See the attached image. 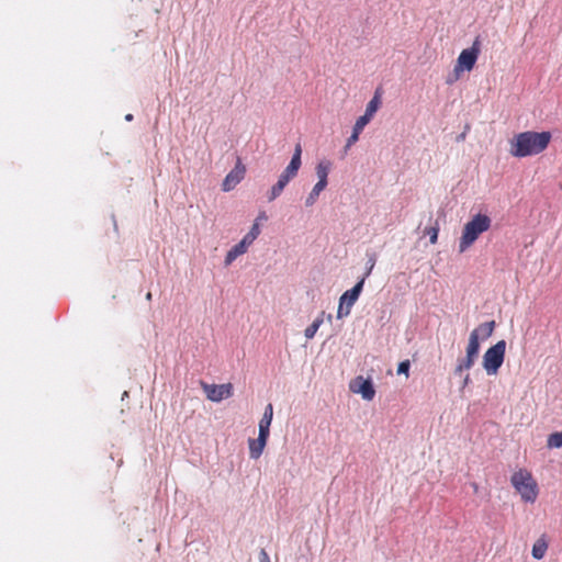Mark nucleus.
Here are the masks:
<instances>
[{"instance_id": "27", "label": "nucleus", "mask_w": 562, "mask_h": 562, "mask_svg": "<svg viewBox=\"0 0 562 562\" xmlns=\"http://www.w3.org/2000/svg\"><path fill=\"white\" fill-rule=\"evenodd\" d=\"M257 238L252 236L249 232L243 237L244 244H246L248 247L256 240Z\"/></svg>"}, {"instance_id": "4", "label": "nucleus", "mask_w": 562, "mask_h": 562, "mask_svg": "<svg viewBox=\"0 0 562 562\" xmlns=\"http://www.w3.org/2000/svg\"><path fill=\"white\" fill-rule=\"evenodd\" d=\"M380 105H381V97H380L379 92H375L373 98L367 104L364 114L361 115L360 117H358V120L356 121L353 128H352V133L349 136V138L347 139V143L345 146V151H347L355 143L358 142L360 133L367 126V124H369V122L372 120V117L379 110Z\"/></svg>"}, {"instance_id": "25", "label": "nucleus", "mask_w": 562, "mask_h": 562, "mask_svg": "<svg viewBox=\"0 0 562 562\" xmlns=\"http://www.w3.org/2000/svg\"><path fill=\"white\" fill-rule=\"evenodd\" d=\"M375 256L374 255H371L367 261V269H366V273L362 278H364V280L371 274L374 266H375Z\"/></svg>"}, {"instance_id": "18", "label": "nucleus", "mask_w": 562, "mask_h": 562, "mask_svg": "<svg viewBox=\"0 0 562 562\" xmlns=\"http://www.w3.org/2000/svg\"><path fill=\"white\" fill-rule=\"evenodd\" d=\"M326 188V186L324 183H318L316 182L315 186L313 187L312 191L308 193L306 200H305V205L306 206H312L315 204V202L317 201L321 192Z\"/></svg>"}, {"instance_id": "32", "label": "nucleus", "mask_w": 562, "mask_h": 562, "mask_svg": "<svg viewBox=\"0 0 562 562\" xmlns=\"http://www.w3.org/2000/svg\"><path fill=\"white\" fill-rule=\"evenodd\" d=\"M463 373H464V371L459 366H456V368L453 370V374L462 378V376H464Z\"/></svg>"}, {"instance_id": "5", "label": "nucleus", "mask_w": 562, "mask_h": 562, "mask_svg": "<svg viewBox=\"0 0 562 562\" xmlns=\"http://www.w3.org/2000/svg\"><path fill=\"white\" fill-rule=\"evenodd\" d=\"M512 484L526 502H535L537 498V484L529 472L519 470L512 476Z\"/></svg>"}, {"instance_id": "12", "label": "nucleus", "mask_w": 562, "mask_h": 562, "mask_svg": "<svg viewBox=\"0 0 562 562\" xmlns=\"http://www.w3.org/2000/svg\"><path fill=\"white\" fill-rule=\"evenodd\" d=\"M269 437L259 435L257 439H249L248 440V447H249V457L254 460H257L263 452V449L267 445V440Z\"/></svg>"}, {"instance_id": "28", "label": "nucleus", "mask_w": 562, "mask_h": 562, "mask_svg": "<svg viewBox=\"0 0 562 562\" xmlns=\"http://www.w3.org/2000/svg\"><path fill=\"white\" fill-rule=\"evenodd\" d=\"M267 220H268V216H267L266 212L261 211L257 215V217L255 220V223H258V225H260V223L266 222Z\"/></svg>"}, {"instance_id": "3", "label": "nucleus", "mask_w": 562, "mask_h": 562, "mask_svg": "<svg viewBox=\"0 0 562 562\" xmlns=\"http://www.w3.org/2000/svg\"><path fill=\"white\" fill-rule=\"evenodd\" d=\"M480 54V40L476 38L470 48L463 49L453 69V74L447 78V83L451 85L459 79L463 71L472 70Z\"/></svg>"}, {"instance_id": "26", "label": "nucleus", "mask_w": 562, "mask_h": 562, "mask_svg": "<svg viewBox=\"0 0 562 562\" xmlns=\"http://www.w3.org/2000/svg\"><path fill=\"white\" fill-rule=\"evenodd\" d=\"M427 234L429 235V241L431 244H436L438 239V228L430 227L429 229H427Z\"/></svg>"}, {"instance_id": "14", "label": "nucleus", "mask_w": 562, "mask_h": 562, "mask_svg": "<svg viewBox=\"0 0 562 562\" xmlns=\"http://www.w3.org/2000/svg\"><path fill=\"white\" fill-rule=\"evenodd\" d=\"M494 328H495L494 321L485 322V323L480 324L475 329H473L470 335H475L476 339H479V340H485L492 336Z\"/></svg>"}, {"instance_id": "34", "label": "nucleus", "mask_w": 562, "mask_h": 562, "mask_svg": "<svg viewBox=\"0 0 562 562\" xmlns=\"http://www.w3.org/2000/svg\"><path fill=\"white\" fill-rule=\"evenodd\" d=\"M146 297H147V300H150L151 299V293L150 292L147 293Z\"/></svg>"}, {"instance_id": "15", "label": "nucleus", "mask_w": 562, "mask_h": 562, "mask_svg": "<svg viewBox=\"0 0 562 562\" xmlns=\"http://www.w3.org/2000/svg\"><path fill=\"white\" fill-rule=\"evenodd\" d=\"M248 250V246L240 240L236 244L226 255L224 263L225 266H231L234 260H236L239 256L244 255Z\"/></svg>"}, {"instance_id": "19", "label": "nucleus", "mask_w": 562, "mask_h": 562, "mask_svg": "<svg viewBox=\"0 0 562 562\" xmlns=\"http://www.w3.org/2000/svg\"><path fill=\"white\" fill-rule=\"evenodd\" d=\"M479 352H480V340L476 339L475 335H470L469 342H468V346L465 349V355L476 359L479 356Z\"/></svg>"}, {"instance_id": "10", "label": "nucleus", "mask_w": 562, "mask_h": 562, "mask_svg": "<svg viewBox=\"0 0 562 562\" xmlns=\"http://www.w3.org/2000/svg\"><path fill=\"white\" fill-rule=\"evenodd\" d=\"M296 169H291V167L286 166V168L280 175L277 183L270 189L268 193V200L271 202L276 200L284 190L286 184L296 177Z\"/></svg>"}, {"instance_id": "17", "label": "nucleus", "mask_w": 562, "mask_h": 562, "mask_svg": "<svg viewBox=\"0 0 562 562\" xmlns=\"http://www.w3.org/2000/svg\"><path fill=\"white\" fill-rule=\"evenodd\" d=\"M547 550L548 541L546 540L544 536H541L533 543L531 554L535 559L541 560L546 555Z\"/></svg>"}, {"instance_id": "1", "label": "nucleus", "mask_w": 562, "mask_h": 562, "mask_svg": "<svg viewBox=\"0 0 562 562\" xmlns=\"http://www.w3.org/2000/svg\"><path fill=\"white\" fill-rule=\"evenodd\" d=\"M551 139L549 132H524L515 136L510 143V154L515 157H527L544 150Z\"/></svg>"}, {"instance_id": "33", "label": "nucleus", "mask_w": 562, "mask_h": 562, "mask_svg": "<svg viewBox=\"0 0 562 562\" xmlns=\"http://www.w3.org/2000/svg\"><path fill=\"white\" fill-rule=\"evenodd\" d=\"M125 120H126V121H132V120H133V115H132V114H127V115H125Z\"/></svg>"}, {"instance_id": "22", "label": "nucleus", "mask_w": 562, "mask_h": 562, "mask_svg": "<svg viewBox=\"0 0 562 562\" xmlns=\"http://www.w3.org/2000/svg\"><path fill=\"white\" fill-rule=\"evenodd\" d=\"M547 445L549 448H561L562 447V430L553 432L548 437Z\"/></svg>"}, {"instance_id": "2", "label": "nucleus", "mask_w": 562, "mask_h": 562, "mask_svg": "<svg viewBox=\"0 0 562 562\" xmlns=\"http://www.w3.org/2000/svg\"><path fill=\"white\" fill-rule=\"evenodd\" d=\"M491 218L484 214H476L469 221L462 232V236L459 243V251L464 252L477 238L479 236L488 231L491 227Z\"/></svg>"}, {"instance_id": "13", "label": "nucleus", "mask_w": 562, "mask_h": 562, "mask_svg": "<svg viewBox=\"0 0 562 562\" xmlns=\"http://www.w3.org/2000/svg\"><path fill=\"white\" fill-rule=\"evenodd\" d=\"M273 417V407L272 404H268L265 408L263 415L259 422V435H263L269 437L270 434V425Z\"/></svg>"}, {"instance_id": "30", "label": "nucleus", "mask_w": 562, "mask_h": 562, "mask_svg": "<svg viewBox=\"0 0 562 562\" xmlns=\"http://www.w3.org/2000/svg\"><path fill=\"white\" fill-rule=\"evenodd\" d=\"M259 562H271L269 554L263 549L259 553Z\"/></svg>"}, {"instance_id": "21", "label": "nucleus", "mask_w": 562, "mask_h": 562, "mask_svg": "<svg viewBox=\"0 0 562 562\" xmlns=\"http://www.w3.org/2000/svg\"><path fill=\"white\" fill-rule=\"evenodd\" d=\"M301 155H302V148H301V145L297 144L295 146L292 159H291L290 164L288 165L289 167H291V169H296V170L300 169L301 164H302Z\"/></svg>"}, {"instance_id": "20", "label": "nucleus", "mask_w": 562, "mask_h": 562, "mask_svg": "<svg viewBox=\"0 0 562 562\" xmlns=\"http://www.w3.org/2000/svg\"><path fill=\"white\" fill-rule=\"evenodd\" d=\"M324 312L314 319V322L305 329L304 335L306 339H312L323 324Z\"/></svg>"}, {"instance_id": "8", "label": "nucleus", "mask_w": 562, "mask_h": 562, "mask_svg": "<svg viewBox=\"0 0 562 562\" xmlns=\"http://www.w3.org/2000/svg\"><path fill=\"white\" fill-rule=\"evenodd\" d=\"M201 384L206 397L212 402H221L224 398L231 397L233 394V386L231 383L217 385L202 382Z\"/></svg>"}, {"instance_id": "9", "label": "nucleus", "mask_w": 562, "mask_h": 562, "mask_svg": "<svg viewBox=\"0 0 562 562\" xmlns=\"http://www.w3.org/2000/svg\"><path fill=\"white\" fill-rule=\"evenodd\" d=\"M349 389L352 393L360 394L366 401H372L375 395L372 381L362 376L353 379L349 384Z\"/></svg>"}, {"instance_id": "24", "label": "nucleus", "mask_w": 562, "mask_h": 562, "mask_svg": "<svg viewBox=\"0 0 562 562\" xmlns=\"http://www.w3.org/2000/svg\"><path fill=\"white\" fill-rule=\"evenodd\" d=\"M409 368H411L409 360L400 362V364L397 367V374H405V376L407 378L408 373H409Z\"/></svg>"}, {"instance_id": "7", "label": "nucleus", "mask_w": 562, "mask_h": 562, "mask_svg": "<svg viewBox=\"0 0 562 562\" xmlns=\"http://www.w3.org/2000/svg\"><path fill=\"white\" fill-rule=\"evenodd\" d=\"M364 285V278H361L352 289L347 290L340 297H339V305L337 310V318L341 319L347 317L355 303L358 301Z\"/></svg>"}, {"instance_id": "16", "label": "nucleus", "mask_w": 562, "mask_h": 562, "mask_svg": "<svg viewBox=\"0 0 562 562\" xmlns=\"http://www.w3.org/2000/svg\"><path fill=\"white\" fill-rule=\"evenodd\" d=\"M330 169L331 162L327 159H323L316 165L315 171L318 179V183H324L325 186H327V177Z\"/></svg>"}, {"instance_id": "6", "label": "nucleus", "mask_w": 562, "mask_h": 562, "mask_svg": "<svg viewBox=\"0 0 562 562\" xmlns=\"http://www.w3.org/2000/svg\"><path fill=\"white\" fill-rule=\"evenodd\" d=\"M505 350L506 341L499 340L485 351L482 364L488 375H494L498 372L504 362Z\"/></svg>"}, {"instance_id": "23", "label": "nucleus", "mask_w": 562, "mask_h": 562, "mask_svg": "<svg viewBox=\"0 0 562 562\" xmlns=\"http://www.w3.org/2000/svg\"><path fill=\"white\" fill-rule=\"evenodd\" d=\"M475 361V358L465 355V357L458 360L457 366H459L463 371H468L474 366Z\"/></svg>"}, {"instance_id": "11", "label": "nucleus", "mask_w": 562, "mask_h": 562, "mask_svg": "<svg viewBox=\"0 0 562 562\" xmlns=\"http://www.w3.org/2000/svg\"><path fill=\"white\" fill-rule=\"evenodd\" d=\"M246 168L240 162V160H237V164L235 165L234 169H232L227 176L225 177L222 189L225 192H228L233 190L245 177Z\"/></svg>"}, {"instance_id": "31", "label": "nucleus", "mask_w": 562, "mask_h": 562, "mask_svg": "<svg viewBox=\"0 0 562 562\" xmlns=\"http://www.w3.org/2000/svg\"><path fill=\"white\" fill-rule=\"evenodd\" d=\"M470 383V375L469 373L464 374V376H462V382H461V390H463L465 386H468Z\"/></svg>"}, {"instance_id": "29", "label": "nucleus", "mask_w": 562, "mask_h": 562, "mask_svg": "<svg viewBox=\"0 0 562 562\" xmlns=\"http://www.w3.org/2000/svg\"><path fill=\"white\" fill-rule=\"evenodd\" d=\"M249 233L255 236L256 238L260 235V227L258 225V223H254V225L251 226Z\"/></svg>"}]
</instances>
